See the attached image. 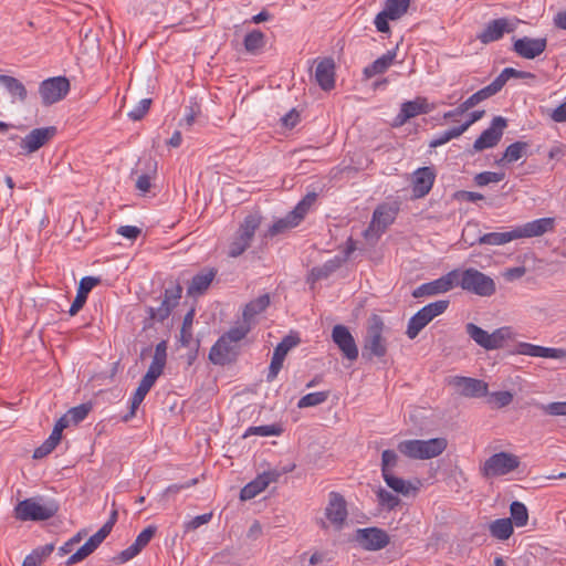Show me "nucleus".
Wrapping results in <instances>:
<instances>
[{"label": "nucleus", "instance_id": "obj_20", "mask_svg": "<svg viewBox=\"0 0 566 566\" xmlns=\"http://www.w3.org/2000/svg\"><path fill=\"white\" fill-rule=\"evenodd\" d=\"M57 133L55 126H48L32 129L21 140V148L31 154L39 150L42 146L49 143Z\"/></svg>", "mask_w": 566, "mask_h": 566}, {"label": "nucleus", "instance_id": "obj_62", "mask_svg": "<svg viewBox=\"0 0 566 566\" xmlns=\"http://www.w3.org/2000/svg\"><path fill=\"white\" fill-rule=\"evenodd\" d=\"M140 551L142 548L134 542L126 549L122 551L115 559L120 564L126 563L138 555Z\"/></svg>", "mask_w": 566, "mask_h": 566}, {"label": "nucleus", "instance_id": "obj_32", "mask_svg": "<svg viewBox=\"0 0 566 566\" xmlns=\"http://www.w3.org/2000/svg\"><path fill=\"white\" fill-rule=\"evenodd\" d=\"M396 59V50H390L382 56L375 60L370 65L364 69L366 78H371L378 74H384L394 63Z\"/></svg>", "mask_w": 566, "mask_h": 566}, {"label": "nucleus", "instance_id": "obj_9", "mask_svg": "<svg viewBox=\"0 0 566 566\" xmlns=\"http://www.w3.org/2000/svg\"><path fill=\"white\" fill-rule=\"evenodd\" d=\"M449 303L448 300H439L419 310L408 322L407 336L410 339L416 338L434 317L444 313Z\"/></svg>", "mask_w": 566, "mask_h": 566}, {"label": "nucleus", "instance_id": "obj_27", "mask_svg": "<svg viewBox=\"0 0 566 566\" xmlns=\"http://www.w3.org/2000/svg\"><path fill=\"white\" fill-rule=\"evenodd\" d=\"M315 80L324 91H331L335 86V64L332 59L318 62L315 70Z\"/></svg>", "mask_w": 566, "mask_h": 566}, {"label": "nucleus", "instance_id": "obj_64", "mask_svg": "<svg viewBox=\"0 0 566 566\" xmlns=\"http://www.w3.org/2000/svg\"><path fill=\"white\" fill-rule=\"evenodd\" d=\"M388 20H390V15L385 12L384 10L380 11L376 18H375V25H376V29L381 32V33H387L389 32L390 28H389V23H388Z\"/></svg>", "mask_w": 566, "mask_h": 566}, {"label": "nucleus", "instance_id": "obj_55", "mask_svg": "<svg viewBox=\"0 0 566 566\" xmlns=\"http://www.w3.org/2000/svg\"><path fill=\"white\" fill-rule=\"evenodd\" d=\"M537 408L541 409L547 416H566V401L537 403Z\"/></svg>", "mask_w": 566, "mask_h": 566}, {"label": "nucleus", "instance_id": "obj_12", "mask_svg": "<svg viewBox=\"0 0 566 566\" xmlns=\"http://www.w3.org/2000/svg\"><path fill=\"white\" fill-rule=\"evenodd\" d=\"M397 208L388 205L378 206L374 213L368 228L365 230L364 235L366 239H378L381 233L395 221L397 216Z\"/></svg>", "mask_w": 566, "mask_h": 566}, {"label": "nucleus", "instance_id": "obj_21", "mask_svg": "<svg viewBox=\"0 0 566 566\" xmlns=\"http://www.w3.org/2000/svg\"><path fill=\"white\" fill-rule=\"evenodd\" d=\"M333 342L348 360H356L358 348L349 329L344 325H335L332 331Z\"/></svg>", "mask_w": 566, "mask_h": 566}, {"label": "nucleus", "instance_id": "obj_17", "mask_svg": "<svg viewBox=\"0 0 566 566\" xmlns=\"http://www.w3.org/2000/svg\"><path fill=\"white\" fill-rule=\"evenodd\" d=\"M449 384L464 397L480 398L489 395V386L481 379L455 376L449 381Z\"/></svg>", "mask_w": 566, "mask_h": 566}, {"label": "nucleus", "instance_id": "obj_30", "mask_svg": "<svg viewBox=\"0 0 566 566\" xmlns=\"http://www.w3.org/2000/svg\"><path fill=\"white\" fill-rule=\"evenodd\" d=\"M216 274L217 271L214 269H208L196 274L187 289L188 295L197 296L203 294L212 283Z\"/></svg>", "mask_w": 566, "mask_h": 566}, {"label": "nucleus", "instance_id": "obj_59", "mask_svg": "<svg viewBox=\"0 0 566 566\" xmlns=\"http://www.w3.org/2000/svg\"><path fill=\"white\" fill-rule=\"evenodd\" d=\"M151 105L150 98H143L138 102V104L128 113V117L133 120H139L142 119L147 112L149 111V107Z\"/></svg>", "mask_w": 566, "mask_h": 566}, {"label": "nucleus", "instance_id": "obj_33", "mask_svg": "<svg viewBox=\"0 0 566 566\" xmlns=\"http://www.w3.org/2000/svg\"><path fill=\"white\" fill-rule=\"evenodd\" d=\"M270 305L269 294H263L258 298L248 303L243 310V323L250 326V321L256 315L263 312Z\"/></svg>", "mask_w": 566, "mask_h": 566}, {"label": "nucleus", "instance_id": "obj_26", "mask_svg": "<svg viewBox=\"0 0 566 566\" xmlns=\"http://www.w3.org/2000/svg\"><path fill=\"white\" fill-rule=\"evenodd\" d=\"M515 353L518 355H525L531 357L553 359H562L566 357V350L564 348L544 347L525 342L517 344Z\"/></svg>", "mask_w": 566, "mask_h": 566}, {"label": "nucleus", "instance_id": "obj_61", "mask_svg": "<svg viewBox=\"0 0 566 566\" xmlns=\"http://www.w3.org/2000/svg\"><path fill=\"white\" fill-rule=\"evenodd\" d=\"M211 518H212L211 512L195 516L193 518H191L189 522H187L185 524V530H186V532L197 530L201 525L209 523L211 521Z\"/></svg>", "mask_w": 566, "mask_h": 566}, {"label": "nucleus", "instance_id": "obj_4", "mask_svg": "<svg viewBox=\"0 0 566 566\" xmlns=\"http://www.w3.org/2000/svg\"><path fill=\"white\" fill-rule=\"evenodd\" d=\"M59 511L55 501H43L42 497H29L20 501L14 510L13 515L18 521H46L53 517Z\"/></svg>", "mask_w": 566, "mask_h": 566}, {"label": "nucleus", "instance_id": "obj_38", "mask_svg": "<svg viewBox=\"0 0 566 566\" xmlns=\"http://www.w3.org/2000/svg\"><path fill=\"white\" fill-rule=\"evenodd\" d=\"M384 481L387 486L390 488L394 492L409 495L412 490H417L411 485L409 481H406L401 478L396 476L394 473L382 475Z\"/></svg>", "mask_w": 566, "mask_h": 566}, {"label": "nucleus", "instance_id": "obj_34", "mask_svg": "<svg viewBox=\"0 0 566 566\" xmlns=\"http://www.w3.org/2000/svg\"><path fill=\"white\" fill-rule=\"evenodd\" d=\"M528 144L525 142H515L509 145L503 156L496 160L497 165L512 164L521 159L527 150Z\"/></svg>", "mask_w": 566, "mask_h": 566}, {"label": "nucleus", "instance_id": "obj_60", "mask_svg": "<svg viewBox=\"0 0 566 566\" xmlns=\"http://www.w3.org/2000/svg\"><path fill=\"white\" fill-rule=\"evenodd\" d=\"M157 527L155 525H149L145 530H143L136 537L135 543L143 549L148 545L150 539L156 534Z\"/></svg>", "mask_w": 566, "mask_h": 566}, {"label": "nucleus", "instance_id": "obj_28", "mask_svg": "<svg viewBox=\"0 0 566 566\" xmlns=\"http://www.w3.org/2000/svg\"><path fill=\"white\" fill-rule=\"evenodd\" d=\"M99 283L98 277L94 276H85L80 281L77 293L75 300L73 301L69 313L71 316H74L78 313V311L84 306L88 293Z\"/></svg>", "mask_w": 566, "mask_h": 566}, {"label": "nucleus", "instance_id": "obj_52", "mask_svg": "<svg viewBox=\"0 0 566 566\" xmlns=\"http://www.w3.org/2000/svg\"><path fill=\"white\" fill-rule=\"evenodd\" d=\"M317 195L315 192L307 193L292 210V213L298 219L303 220L306 213L308 212L310 208L314 205L316 201Z\"/></svg>", "mask_w": 566, "mask_h": 566}, {"label": "nucleus", "instance_id": "obj_14", "mask_svg": "<svg viewBox=\"0 0 566 566\" xmlns=\"http://www.w3.org/2000/svg\"><path fill=\"white\" fill-rule=\"evenodd\" d=\"M325 516L337 531L344 527L348 517V510L347 502L340 493L336 491L329 492L328 503L325 507Z\"/></svg>", "mask_w": 566, "mask_h": 566}, {"label": "nucleus", "instance_id": "obj_47", "mask_svg": "<svg viewBox=\"0 0 566 566\" xmlns=\"http://www.w3.org/2000/svg\"><path fill=\"white\" fill-rule=\"evenodd\" d=\"M328 396L329 391H317L307 394L298 400L297 407L300 409H303L322 405L328 399Z\"/></svg>", "mask_w": 566, "mask_h": 566}, {"label": "nucleus", "instance_id": "obj_53", "mask_svg": "<svg viewBox=\"0 0 566 566\" xmlns=\"http://www.w3.org/2000/svg\"><path fill=\"white\" fill-rule=\"evenodd\" d=\"M463 133L461 132V129L458 127H453L449 130H446L437 136H434L430 143H429V147L431 148H437L439 146H442L444 144H447L448 142H450L451 139L453 138H457L459 136H461Z\"/></svg>", "mask_w": 566, "mask_h": 566}, {"label": "nucleus", "instance_id": "obj_10", "mask_svg": "<svg viewBox=\"0 0 566 566\" xmlns=\"http://www.w3.org/2000/svg\"><path fill=\"white\" fill-rule=\"evenodd\" d=\"M521 464L520 458L510 452L494 453L485 460L480 471L483 478L506 475L515 471Z\"/></svg>", "mask_w": 566, "mask_h": 566}, {"label": "nucleus", "instance_id": "obj_29", "mask_svg": "<svg viewBox=\"0 0 566 566\" xmlns=\"http://www.w3.org/2000/svg\"><path fill=\"white\" fill-rule=\"evenodd\" d=\"M431 111L427 99L423 97H417L413 101L402 103L397 119L400 124H403L408 119L416 117L420 114H427Z\"/></svg>", "mask_w": 566, "mask_h": 566}, {"label": "nucleus", "instance_id": "obj_16", "mask_svg": "<svg viewBox=\"0 0 566 566\" xmlns=\"http://www.w3.org/2000/svg\"><path fill=\"white\" fill-rule=\"evenodd\" d=\"M182 293L180 284H174L165 290L164 300L157 308L148 307V316L150 319L164 322L171 313L172 308L178 304Z\"/></svg>", "mask_w": 566, "mask_h": 566}, {"label": "nucleus", "instance_id": "obj_54", "mask_svg": "<svg viewBox=\"0 0 566 566\" xmlns=\"http://www.w3.org/2000/svg\"><path fill=\"white\" fill-rule=\"evenodd\" d=\"M514 396L509 390L494 391L489 395V402L495 408H504L512 403Z\"/></svg>", "mask_w": 566, "mask_h": 566}, {"label": "nucleus", "instance_id": "obj_3", "mask_svg": "<svg viewBox=\"0 0 566 566\" xmlns=\"http://www.w3.org/2000/svg\"><path fill=\"white\" fill-rule=\"evenodd\" d=\"M454 271V286H460L464 291L483 297L492 296L495 293L494 280L483 272L474 268Z\"/></svg>", "mask_w": 566, "mask_h": 566}, {"label": "nucleus", "instance_id": "obj_56", "mask_svg": "<svg viewBox=\"0 0 566 566\" xmlns=\"http://www.w3.org/2000/svg\"><path fill=\"white\" fill-rule=\"evenodd\" d=\"M505 174L504 172H496V171H483L474 177V182L479 187L486 186L492 182H500L504 179Z\"/></svg>", "mask_w": 566, "mask_h": 566}, {"label": "nucleus", "instance_id": "obj_19", "mask_svg": "<svg viewBox=\"0 0 566 566\" xmlns=\"http://www.w3.org/2000/svg\"><path fill=\"white\" fill-rule=\"evenodd\" d=\"M515 29V24L506 18H499L490 21L485 28L476 35V39L488 44L500 40L504 33H511Z\"/></svg>", "mask_w": 566, "mask_h": 566}, {"label": "nucleus", "instance_id": "obj_43", "mask_svg": "<svg viewBox=\"0 0 566 566\" xmlns=\"http://www.w3.org/2000/svg\"><path fill=\"white\" fill-rule=\"evenodd\" d=\"M411 0H386L384 11L390 15V20L400 19L410 6Z\"/></svg>", "mask_w": 566, "mask_h": 566}, {"label": "nucleus", "instance_id": "obj_58", "mask_svg": "<svg viewBox=\"0 0 566 566\" xmlns=\"http://www.w3.org/2000/svg\"><path fill=\"white\" fill-rule=\"evenodd\" d=\"M91 409L92 406L90 403H82L71 408L66 413L72 424H77L87 417Z\"/></svg>", "mask_w": 566, "mask_h": 566}, {"label": "nucleus", "instance_id": "obj_42", "mask_svg": "<svg viewBox=\"0 0 566 566\" xmlns=\"http://www.w3.org/2000/svg\"><path fill=\"white\" fill-rule=\"evenodd\" d=\"M535 78V75L531 72L518 71L513 67H505L493 81L501 91L506 82L512 78Z\"/></svg>", "mask_w": 566, "mask_h": 566}, {"label": "nucleus", "instance_id": "obj_41", "mask_svg": "<svg viewBox=\"0 0 566 566\" xmlns=\"http://www.w3.org/2000/svg\"><path fill=\"white\" fill-rule=\"evenodd\" d=\"M243 44L249 53L255 54L265 45V35L260 30H253L244 36Z\"/></svg>", "mask_w": 566, "mask_h": 566}, {"label": "nucleus", "instance_id": "obj_35", "mask_svg": "<svg viewBox=\"0 0 566 566\" xmlns=\"http://www.w3.org/2000/svg\"><path fill=\"white\" fill-rule=\"evenodd\" d=\"M489 530L494 538L505 541L513 534L512 521L511 518L495 520L490 524Z\"/></svg>", "mask_w": 566, "mask_h": 566}, {"label": "nucleus", "instance_id": "obj_40", "mask_svg": "<svg viewBox=\"0 0 566 566\" xmlns=\"http://www.w3.org/2000/svg\"><path fill=\"white\" fill-rule=\"evenodd\" d=\"M511 521L517 527H523L528 522V511L524 503L514 501L510 505Z\"/></svg>", "mask_w": 566, "mask_h": 566}, {"label": "nucleus", "instance_id": "obj_13", "mask_svg": "<svg viewBox=\"0 0 566 566\" xmlns=\"http://www.w3.org/2000/svg\"><path fill=\"white\" fill-rule=\"evenodd\" d=\"M354 539L361 548L369 552L380 551L390 542L387 532L378 527L357 528Z\"/></svg>", "mask_w": 566, "mask_h": 566}, {"label": "nucleus", "instance_id": "obj_22", "mask_svg": "<svg viewBox=\"0 0 566 566\" xmlns=\"http://www.w3.org/2000/svg\"><path fill=\"white\" fill-rule=\"evenodd\" d=\"M547 46V39L546 38H528L524 36L521 39H517L513 43V50L514 52L520 55L521 57L533 60L537 56H539Z\"/></svg>", "mask_w": 566, "mask_h": 566}, {"label": "nucleus", "instance_id": "obj_51", "mask_svg": "<svg viewBox=\"0 0 566 566\" xmlns=\"http://www.w3.org/2000/svg\"><path fill=\"white\" fill-rule=\"evenodd\" d=\"M317 195L315 192L307 193L292 210V213L298 219L303 220L306 213L308 212L310 208L314 205L316 201Z\"/></svg>", "mask_w": 566, "mask_h": 566}, {"label": "nucleus", "instance_id": "obj_6", "mask_svg": "<svg viewBox=\"0 0 566 566\" xmlns=\"http://www.w3.org/2000/svg\"><path fill=\"white\" fill-rule=\"evenodd\" d=\"M385 329L384 319L373 314L367 322V331L363 345V357L371 360L374 357L381 358L387 354V343L382 336Z\"/></svg>", "mask_w": 566, "mask_h": 566}, {"label": "nucleus", "instance_id": "obj_24", "mask_svg": "<svg viewBox=\"0 0 566 566\" xmlns=\"http://www.w3.org/2000/svg\"><path fill=\"white\" fill-rule=\"evenodd\" d=\"M454 273L455 271H450L446 275L434 281L421 284L412 292V296L418 298L422 296L437 295L450 291L454 286Z\"/></svg>", "mask_w": 566, "mask_h": 566}, {"label": "nucleus", "instance_id": "obj_15", "mask_svg": "<svg viewBox=\"0 0 566 566\" xmlns=\"http://www.w3.org/2000/svg\"><path fill=\"white\" fill-rule=\"evenodd\" d=\"M506 119L502 116H496L492 119L491 126L482 132L473 144L474 151H482L488 148L495 147L503 136V130L506 127Z\"/></svg>", "mask_w": 566, "mask_h": 566}, {"label": "nucleus", "instance_id": "obj_49", "mask_svg": "<svg viewBox=\"0 0 566 566\" xmlns=\"http://www.w3.org/2000/svg\"><path fill=\"white\" fill-rule=\"evenodd\" d=\"M96 548H97V546L95 545V543L88 538L84 543V545H82L73 555H71L67 558L66 565L70 566V565H74V564L82 562L87 556H90Z\"/></svg>", "mask_w": 566, "mask_h": 566}, {"label": "nucleus", "instance_id": "obj_63", "mask_svg": "<svg viewBox=\"0 0 566 566\" xmlns=\"http://www.w3.org/2000/svg\"><path fill=\"white\" fill-rule=\"evenodd\" d=\"M53 551L54 544L50 543L35 548L30 555H36L38 558L34 562H36V564L40 566L43 560L52 554Z\"/></svg>", "mask_w": 566, "mask_h": 566}, {"label": "nucleus", "instance_id": "obj_46", "mask_svg": "<svg viewBox=\"0 0 566 566\" xmlns=\"http://www.w3.org/2000/svg\"><path fill=\"white\" fill-rule=\"evenodd\" d=\"M339 266V260H329L322 266H315L311 270V279L315 281H319L322 279H326L333 272L337 270Z\"/></svg>", "mask_w": 566, "mask_h": 566}, {"label": "nucleus", "instance_id": "obj_31", "mask_svg": "<svg viewBox=\"0 0 566 566\" xmlns=\"http://www.w3.org/2000/svg\"><path fill=\"white\" fill-rule=\"evenodd\" d=\"M0 84L3 85L10 94L12 102L24 103L28 97V91L24 84L17 77L10 75H0Z\"/></svg>", "mask_w": 566, "mask_h": 566}, {"label": "nucleus", "instance_id": "obj_8", "mask_svg": "<svg viewBox=\"0 0 566 566\" xmlns=\"http://www.w3.org/2000/svg\"><path fill=\"white\" fill-rule=\"evenodd\" d=\"M261 220L262 217L259 213H251L244 218L229 245V256L238 258L250 247L254 233L261 224Z\"/></svg>", "mask_w": 566, "mask_h": 566}, {"label": "nucleus", "instance_id": "obj_7", "mask_svg": "<svg viewBox=\"0 0 566 566\" xmlns=\"http://www.w3.org/2000/svg\"><path fill=\"white\" fill-rule=\"evenodd\" d=\"M465 332L479 346L486 350L499 349L503 347L506 339H511L514 335L513 331L509 326L500 327L493 333H488L480 326L468 323L465 325Z\"/></svg>", "mask_w": 566, "mask_h": 566}, {"label": "nucleus", "instance_id": "obj_44", "mask_svg": "<svg viewBox=\"0 0 566 566\" xmlns=\"http://www.w3.org/2000/svg\"><path fill=\"white\" fill-rule=\"evenodd\" d=\"M266 489V481L260 480L259 476H256L253 481L249 482L247 485H244L240 491V499L242 501H248L253 497H255L258 494H260L262 491Z\"/></svg>", "mask_w": 566, "mask_h": 566}, {"label": "nucleus", "instance_id": "obj_45", "mask_svg": "<svg viewBox=\"0 0 566 566\" xmlns=\"http://www.w3.org/2000/svg\"><path fill=\"white\" fill-rule=\"evenodd\" d=\"M481 231L476 222H468L462 230L461 241L468 247L480 244Z\"/></svg>", "mask_w": 566, "mask_h": 566}, {"label": "nucleus", "instance_id": "obj_25", "mask_svg": "<svg viewBox=\"0 0 566 566\" xmlns=\"http://www.w3.org/2000/svg\"><path fill=\"white\" fill-rule=\"evenodd\" d=\"M436 180V172L432 167H421L413 172L412 195L413 198H423L427 196Z\"/></svg>", "mask_w": 566, "mask_h": 566}, {"label": "nucleus", "instance_id": "obj_2", "mask_svg": "<svg viewBox=\"0 0 566 566\" xmlns=\"http://www.w3.org/2000/svg\"><path fill=\"white\" fill-rule=\"evenodd\" d=\"M167 360V342L161 340L156 345L153 360L149 365L147 373L142 378L135 394L130 399V412L129 416L125 417L127 420L129 417H134L137 408L140 406L146 395L149 392L156 380L163 374Z\"/></svg>", "mask_w": 566, "mask_h": 566}, {"label": "nucleus", "instance_id": "obj_48", "mask_svg": "<svg viewBox=\"0 0 566 566\" xmlns=\"http://www.w3.org/2000/svg\"><path fill=\"white\" fill-rule=\"evenodd\" d=\"M376 495L378 504L388 511L396 509L400 504V499L384 488H379Z\"/></svg>", "mask_w": 566, "mask_h": 566}, {"label": "nucleus", "instance_id": "obj_39", "mask_svg": "<svg viewBox=\"0 0 566 566\" xmlns=\"http://www.w3.org/2000/svg\"><path fill=\"white\" fill-rule=\"evenodd\" d=\"M300 222L301 220H298L291 211L284 218L279 219L270 227L268 235L274 237L276 234L283 233L289 229L295 228L300 224Z\"/></svg>", "mask_w": 566, "mask_h": 566}, {"label": "nucleus", "instance_id": "obj_11", "mask_svg": "<svg viewBox=\"0 0 566 566\" xmlns=\"http://www.w3.org/2000/svg\"><path fill=\"white\" fill-rule=\"evenodd\" d=\"M70 91V82L64 76H56L44 80L40 83L39 94L42 99V104L45 106L63 99Z\"/></svg>", "mask_w": 566, "mask_h": 566}, {"label": "nucleus", "instance_id": "obj_37", "mask_svg": "<svg viewBox=\"0 0 566 566\" xmlns=\"http://www.w3.org/2000/svg\"><path fill=\"white\" fill-rule=\"evenodd\" d=\"M513 240H516L514 229L507 232H490L480 238V245H503Z\"/></svg>", "mask_w": 566, "mask_h": 566}, {"label": "nucleus", "instance_id": "obj_18", "mask_svg": "<svg viewBox=\"0 0 566 566\" xmlns=\"http://www.w3.org/2000/svg\"><path fill=\"white\" fill-rule=\"evenodd\" d=\"M298 343L300 338L297 336L287 335L276 345L269 367V373L266 375L268 381H273L276 378L289 350L295 347Z\"/></svg>", "mask_w": 566, "mask_h": 566}, {"label": "nucleus", "instance_id": "obj_57", "mask_svg": "<svg viewBox=\"0 0 566 566\" xmlns=\"http://www.w3.org/2000/svg\"><path fill=\"white\" fill-rule=\"evenodd\" d=\"M282 433V428L277 424H266V426H258L250 427L244 436L256 434L262 437L269 436H280Z\"/></svg>", "mask_w": 566, "mask_h": 566}, {"label": "nucleus", "instance_id": "obj_50", "mask_svg": "<svg viewBox=\"0 0 566 566\" xmlns=\"http://www.w3.org/2000/svg\"><path fill=\"white\" fill-rule=\"evenodd\" d=\"M399 457L396 451L387 449L381 453V475L394 473V469L397 467Z\"/></svg>", "mask_w": 566, "mask_h": 566}, {"label": "nucleus", "instance_id": "obj_5", "mask_svg": "<svg viewBox=\"0 0 566 566\" xmlns=\"http://www.w3.org/2000/svg\"><path fill=\"white\" fill-rule=\"evenodd\" d=\"M447 447V439L441 437L429 440H403L398 443L397 449L410 459L428 460L442 454Z\"/></svg>", "mask_w": 566, "mask_h": 566}, {"label": "nucleus", "instance_id": "obj_36", "mask_svg": "<svg viewBox=\"0 0 566 566\" xmlns=\"http://www.w3.org/2000/svg\"><path fill=\"white\" fill-rule=\"evenodd\" d=\"M499 92H500V90H499L497 85L495 84L494 81H492V83H490L485 87L479 90L478 92L472 94L469 98H467L463 102V104L469 111L472 107H474L475 105H478L479 103H481L482 101L495 95Z\"/></svg>", "mask_w": 566, "mask_h": 566}, {"label": "nucleus", "instance_id": "obj_23", "mask_svg": "<svg viewBox=\"0 0 566 566\" xmlns=\"http://www.w3.org/2000/svg\"><path fill=\"white\" fill-rule=\"evenodd\" d=\"M554 218H541L514 228L515 239L541 237L554 230Z\"/></svg>", "mask_w": 566, "mask_h": 566}, {"label": "nucleus", "instance_id": "obj_1", "mask_svg": "<svg viewBox=\"0 0 566 566\" xmlns=\"http://www.w3.org/2000/svg\"><path fill=\"white\" fill-rule=\"evenodd\" d=\"M250 329L251 327L248 324L231 327L211 347L209 360L220 366L234 361L239 355L240 347L238 343L249 334Z\"/></svg>", "mask_w": 566, "mask_h": 566}]
</instances>
